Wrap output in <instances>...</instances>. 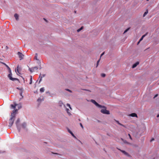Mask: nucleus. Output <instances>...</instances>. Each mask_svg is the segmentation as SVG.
I'll list each match as a JSON object with an SVG mask.
<instances>
[{"instance_id":"4be33fe9","label":"nucleus","mask_w":159,"mask_h":159,"mask_svg":"<svg viewBox=\"0 0 159 159\" xmlns=\"http://www.w3.org/2000/svg\"><path fill=\"white\" fill-rule=\"evenodd\" d=\"M116 122L118 124H119V125H121V126H122L123 127H125V126L123 125H122V124L120 123L118 121H117V120H116Z\"/></svg>"},{"instance_id":"f704fd0d","label":"nucleus","mask_w":159,"mask_h":159,"mask_svg":"<svg viewBox=\"0 0 159 159\" xmlns=\"http://www.w3.org/2000/svg\"><path fill=\"white\" fill-rule=\"evenodd\" d=\"M146 34H147L143 35L142 36V38H143L145 37V36L146 35Z\"/></svg>"},{"instance_id":"20e7f679","label":"nucleus","mask_w":159,"mask_h":159,"mask_svg":"<svg viewBox=\"0 0 159 159\" xmlns=\"http://www.w3.org/2000/svg\"><path fill=\"white\" fill-rule=\"evenodd\" d=\"M17 106L19 109L21 107V104H17L16 103H15L14 105H11V107L13 109H15L16 107Z\"/></svg>"},{"instance_id":"473e14b6","label":"nucleus","mask_w":159,"mask_h":159,"mask_svg":"<svg viewBox=\"0 0 159 159\" xmlns=\"http://www.w3.org/2000/svg\"><path fill=\"white\" fill-rule=\"evenodd\" d=\"M80 125L81 127V128L82 129H83L84 128V127H83V126L82 124L81 123H80Z\"/></svg>"},{"instance_id":"79ce46f5","label":"nucleus","mask_w":159,"mask_h":159,"mask_svg":"<svg viewBox=\"0 0 159 159\" xmlns=\"http://www.w3.org/2000/svg\"><path fill=\"white\" fill-rule=\"evenodd\" d=\"M140 41H139L138 42V44H139Z\"/></svg>"},{"instance_id":"393cba45","label":"nucleus","mask_w":159,"mask_h":159,"mask_svg":"<svg viewBox=\"0 0 159 159\" xmlns=\"http://www.w3.org/2000/svg\"><path fill=\"white\" fill-rule=\"evenodd\" d=\"M37 56H38V54L37 53L35 54V58L36 60H38V59L37 58Z\"/></svg>"},{"instance_id":"a19ab883","label":"nucleus","mask_w":159,"mask_h":159,"mask_svg":"<svg viewBox=\"0 0 159 159\" xmlns=\"http://www.w3.org/2000/svg\"><path fill=\"white\" fill-rule=\"evenodd\" d=\"M39 69H41V67L40 65Z\"/></svg>"},{"instance_id":"f03ea898","label":"nucleus","mask_w":159,"mask_h":159,"mask_svg":"<svg viewBox=\"0 0 159 159\" xmlns=\"http://www.w3.org/2000/svg\"><path fill=\"white\" fill-rule=\"evenodd\" d=\"M8 70L9 73V74H8V78H9V79L12 81H15V80H17V79L15 78H13L12 77V74L11 72V70L9 67H8Z\"/></svg>"},{"instance_id":"f3484780","label":"nucleus","mask_w":159,"mask_h":159,"mask_svg":"<svg viewBox=\"0 0 159 159\" xmlns=\"http://www.w3.org/2000/svg\"><path fill=\"white\" fill-rule=\"evenodd\" d=\"M18 68H19V67L18 66L17 67V69H15V71H16V73L18 75L19 74H20V73H19V70H18Z\"/></svg>"},{"instance_id":"e433bc0d","label":"nucleus","mask_w":159,"mask_h":159,"mask_svg":"<svg viewBox=\"0 0 159 159\" xmlns=\"http://www.w3.org/2000/svg\"><path fill=\"white\" fill-rule=\"evenodd\" d=\"M143 39V38H142L141 37V38L139 39V41H142Z\"/></svg>"},{"instance_id":"2f4dec72","label":"nucleus","mask_w":159,"mask_h":159,"mask_svg":"<svg viewBox=\"0 0 159 159\" xmlns=\"http://www.w3.org/2000/svg\"><path fill=\"white\" fill-rule=\"evenodd\" d=\"M104 54V52H103L101 54V55L100 57V58H101V57Z\"/></svg>"},{"instance_id":"c85d7f7f","label":"nucleus","mask_w":159,"mask_h":159,"mask_svg":"<svg viewBox=\"0 0 159 159\" xmlns=\"http://www.w3.org/2000/svg\"><path fill=\"white\" fill-rule=\"evenodd\" d=\"M66 91H69V92H70V93H71L72 92V91L71 90H70L68 89H66Z\"/></svg>"},{"instance_id":"b1692460","label":"nucleus","mask_w":159,"mask_h":159,"mask_svg":"<svg viewBox=\"0 0 159 159\" xmlns=\"http://www.w3.org/2000/svg\"><path fill=\"white\" fill-rule=\"evenodd\" d=\"M32 83V76H30V84H31Z\"/></svg>"},{"instance_id":"9b49d317","label":"nucleus","mask_w":159,"mask_h":159,"mask_svg":"<svg viewBox=\"0 0 159 159\" xmlns=\"http://www.w3.org/2000/svg\"><path fill=\"white\" fill-rule=\"evenodd\" d=\"M18 54L19 56V57L20 58V60L22 59L23 58L24 55L22 54L20 52H18Z\"/></svg>"},{"instance_id":"4c0bfd02","label":"nucleus","mask_w":159,"mask_h":159,"mask_svg":"<svg viewBox=\"0 0 159 159\" xmlns=\"http://www.w3.org/2000/svg\"><path fill=\"white\" fill-rule=\"evenodd\" d=\"M22 92L21 91L20 93V95L22 96Z\"/></svg>"},{"instance_id":"f8f14e48","label":"nucleus","mask_w":159,"mask_h":159,"mask_svg":"<svg viewBox=\"0 0 159 159\" xmlns=\"http://www.w3.org/2000/svg\"><path fill=\"white\" fill-rule=\"evenodd\" d=\"M20 120L19 119H18L16 121V125L17 126V129L19 131H20V128L19 127V126L18 125V124L20 122Z\"/></svg>"},{"instance_id":"cd10ccee","label":"nucleus","mask_w":159,"mask_h":159,"mask_svg":"<svg viewBox=\"0 0 159 159\" xmlns=\"http://www.w3.org/2000/svg\"><path fill=\"white\" fill-rule=\"evenodd\" d=\"M1 63L2 64H4V65H5L6 66V67H7V69H8V67H9V66L7 64H6L5 63H3L2 62Z\"/></svg>"},{"instance_id":"4468645a","label":"nucleus","mask_w":159,"mask_h":159,"mask_svg":"<svg viewBox=\"0 0 159 159\" xmlns=\"http://www.w3.org/2000/svg\"><path fill=\"white\" fill-rule=\"evenodd\" d=\"M129 116L133 117H138L137 115L135 113H132L130 114L129 115Z\"/></svg>"},{"instance_id":"c9c22d12","label":"nucleus","mask_w":159,"mask_h":159,"mask_svg":"<svg viewBox=\"0 0 159 159\" xmlns=\"http://www.w3.org/2000/svg\"><path fill=\"white\" fill-rule=\"evenodd\" d=\"M158 96V94H156L154 97V98H156V97H157Z\"/></svg>"},{"instance_id":"c756f323","label":"nucleus","mask_w":159,"mask_h":159,"mask_svg":"<svg viewBox=\"0 0 159 159\" xmlns=\"http://www.w3.org/2000/svg\"><path fill=\"white\" fill-rule=\"evenodd\" d=\"M101 75L102 77H104L106 75L105 74H102Z\"/></svg>"},{"instance_id":"ea45409f","label":"nucleus","mask_w":159,"mask_h":159,"mask_svg":"<svg viewBox=\"0 0 159 159\" xmlns=\"http://www.w3.org/2000/svg\"><path fill=\"white\" fill-rule=\"evenodd\" d=\"M159 117V114H158L157 116V117Z\"/></svg>"},{"instance_id":"bb28decb","label":"nucleus","mask_w":159,"mask_h":159,"mask_svg":"<svg viewBox=\"0 0 159 159\" xmlns=\"http://www.w3.org/2000/svg\"><path fill=\"white\" fill-rule=\"evenodd\" d=\"M129 30V28H128L124 32L123 34H124L125 33H126Z\"/></svg>"},{"instance_id":"72a5a7b5","label":"nucleus","mask_w":159,"mask_h":159,"mask_svg":"<svg viewBox=\"0 0 159 159\" xmlns=\"http://www.w3.org/2000/svg\"><path fill=\"white\" fill-rule=\"evenodd\" d=\"M38 101H40V102H41V99L40 98H39L38 99Z\"/></svg>"},{"instance_id":"58836bf2","label":"nucleus","mask_w":159,"mask_h":159,"mask_svg":"<svg viewBox=\"0 0 159 159\" xmlns=\"http://www.w3.org/2000/svg\"><path fill=\"white\" fill-rule=\"evenodd\" d=\"M124 143H127V144H129V143H128L126 141Z\"/></svg>"},{"instance_id":"37998d69","label":"nucleus","mask_w":159,"mask_h":159,"mask_svg":"<svg viewBox=\"0 0 159 159\" xmlns=\"http://www.w3.org/2000/svg\"><path fill=\"white\" fill-rule=\"evenodd\" d=\"M153 140V139H152V140H151V141H152V140Z\"/></svg>"},{"instance_id":"7ed1b4c3","label":"nucleus","mask_w":159,"mask_h":159,"mask_svg":"<svg viewBox=\"0 0 159 159\" xmlns=\"http://www.w3.org/2000/svg\"><path fill=\"white\" fill-rule=\"evenodd\" d=\"M66 105L67 106H68L70 108V110L69 109L67 108H66V111L68 115L69 116H71L72 115L70 112V111H71L72 110V108L71 107L70 105L69 104L67 103Z\"/></svg>"},{"instance_id":"a211bd4d","label":"nucleus","mask_w":159,"mask_h":159,"mask_svg":"<svg viewBox=\"0 0 159 159\" xmlns=\"http://www.w3.org/2000/svg\"><path fill=\"white\" fill-rule=\"evenodd\" d=\"M44 91V87L40 89V91L41 93L43 92Z\"/></svg>"},{"instance_id":"39448f33","label":"nucleus","mask_w":159,"mask_h":159,"mask_svg":"<svg viewBox=\"0 0 159 159\" xmlns=\"http://www.w3.org/2000/svg\"><path fill=\"white\" fill-rule=\"evenodd\" d=\"M91 102H92L98 108L99 107H102L101 105L99 104L94 100L91 99Z\"/></svg>"},{"instance_id":"2eb2a0df","label":"nucleus","mask_w":159,"mask_h":159,"mask_svg":"<svg viewBox=\"0 0 159 159\" xmlns=\"http://www.w3.org/2000/svg\"><path fill=\"white\" fill-rule=\"evenodd\" d=\"M14 16L16 20H19V16L17 14H15Z\"/></svg>"},{"instance_id":"412c9836","label":"nucleus","mask_w":159,"mask_h":159,"mask_svg":"<svg viewBox=\"0 0 159 159\" xmlns=\"http://www.w3.org/2000/svg\"><path fill=\"white\" fill-rule=\"evenodd\" d=\"M148 10H147L146 11H145L143 15V17H144L148 13Z\"/></svg>"},{"instance_id":"0eeeda50","label":"nucleus","mask_w":159,"mask_h":159,"mask_svg":"<svg viewBox=\"0 0 159 159\" xmlns=\"http://www.w3.org/2000/svg\"><path fill=\"white\" fill-rule=\"evenodd\" d=\"M38 69V67L37 66H35L34 67H32L31 68H29V70L31 72H32L35 70H37Z\"/></svg>"},{"instance_id":"7c9ffc66","label":"nucleus","mask_w":159,"mask_h":159,"mask_svg":"<svg viewBox=\"0 0 159 159\" xmlns=\"http://www.w3.org/2000/svg\"><path fill=\"white\" fill-rule=\"evenodd\" d=\"M128 136H129V138L131 140H132V137H131V135H130V134H128Z\"/></svg>"},{"instance_id":"ddd939ff","label":"nucleus","mask_w":159,"mask_h":159,"mask_svg":"<svg viewBox=\"0 0 159 159\" xmlns=\"http://www.w3.org/2000/svg\"><path fill=\"white\" fill-rule=\"evenodd\" d=\"M139 64V62H137L134 64L132 66V68H135L137 65H138Z\"/></svg>"},{"instance_id":"aec40b11","label":"nucleus","mask_w":159,"mask_h":159,"mask_svg":"<svg viewBox=\"0 0 159 159\" xmlns=\"http://www.w3.org/2000/svg\"><path fill=\"white\" fill-rule=\"evenodd\" d=\"M59 106L61 107L63 105V103L61 101H60L59 102Z\"/></svg>"},{"instance_id":"9d476101","label":"nucleus","mask_w":159,"mask_h":159,"mask_svg":"<svg viewBox=\"0 0 159 159\" xmlns=\"http://www.w3.org/2000/svg\"><path fill=\"white\" fill-rule=\"evenodd\" d=\"M118 149V150H120L122 153H123L124 154H125L126 156H129V154L126 151H124V150H121L119 149Z\"/></svg>"},{"instance_id":"6e6552de","label":"nucleus","mask_w":159,"mask_h":159,"mask_svg":"<svg viewBox=\"0 0 159 159\" xmlns=\"http://www.w3.org/2000/svg\"><path fill=\"white\" fill-rule=\"evenodd\" d=\"M26 126V123H23L21 127L19 126V127L20 128V127L22 129H25Z\"/></svg>"},{"instance_id":"1a4fd4ad","label":"nucleus","mask_w":159,"mask_h":159,"mask_svg":"<svg viewBox=\"0 0 159 159\" xmlns=\"http://www.w3.org/2000/svg\"><path fill=\"white\" fill-rule=\"evenodd\" d=\"M17 111V109H15L12 111V113L11 114V117L14 118L15 116L16 112Z\"/></svg>"},{"instance_id":"6ab92c4d","label":"nucleus","mask_w":159,"mask_h":159,"mask_svg":"<svg viewBox=\"0 0 159 159\" xmlns=\"http://www.w3.org/2000/svg\"><path fill=\"white\" fill-rule=\"evenodd\" d=\"M69 132L71 134L74 138H76L74 134L70 130H68Z\"/></svg>"},{"instance_id":"c03bdc74","label":"nucleus","mask_w":159,"mask_h":159,"mask_svg":"<svg viewBox=\"0 0 159 159\" xmlns=\"http://www.w3.org/2000/svg\"><path fill=\"white\" fill-rule=\"evenodd\" d=\"M149 0H147V1H149Z\"/></svg>"},{"instance_id":"423d86ee","label":"nucleus","mask_w":159,"mask_h":159,"mask_svg":"<svg viewBox=\"0 0 159 159\" xmlns=\"http://www.w3.org/2000/svg\"><path fill=\"white\" fill-rule=\"evenodd\" d=\"M14 118L13 117H11V118L9 120V127H11L14 121Z\"/></svg>"},{"instance_id":"5701e85b","label":"nucleus","mask_w":159,"mask_h":159,"mask_svg":"<svg viewBox=\"0 0 159 159\" xmlns=\"http://www.w3.org/2000/svg\"><path fill=\"white\" fill-rule=\"evenodd\" d=\"M83 29V27H81L80 28V29H79L77 30V32H79Z\"/></svg>"},{"instance_id":"a878e982","label":"nucleus","mask_w":159,"mask_h":159,"mask_svg":"<svg viewBox=\"0 0 159 159\" xmlns=\"http://www.w3.org/2000/svg\"><path fill=\"white\" fill-rule=\"evenodd\" d=\"M100 58L97 61V66H96V67H97L98 66V65L100 61Z\"/></svg>"},{"instance_id":"f257e3e1","label":"nucleus","mask_w":159,"mask_h":159,"mask_svg":"<svg viewBox=\"0 0 159 159\" xmlns=\"http://www.w3.org/2000/svg\"><path fill=\"white\" fill-rule=\"evenodd\" d=\"M99 108H102L101 110V112L103 114H109L110 112L109 111L107 110L106 108L104 106H102L101 107Z\"/></svg>"},{"instance_id":"dca6fc26","label":"nucleus","mask_w":159,"mask_h":159,"mask_svg":"<svg viewBox=\"0 0 159 159\" xmlns=\"http://www.w3.org/2000/svg\"><path fill=\"white\" fill-rule=\"evenodd\" d=\"M45 76L44 75H43L41 76V75H40L39 76V78H40V79L39 81V83L40 82L42 81V78L43 77Z\"/></svg>"}]
</instances>
